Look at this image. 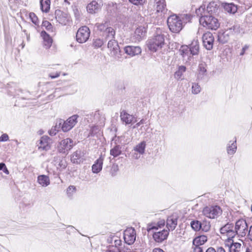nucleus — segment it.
<instances>
[{"label":"nucleus","mask_w":252,"mask_h":252,"mask_svg":"<svg viewBox=\"0 0 252 252\" xmlns=\"http://www.w3.org/2000/svg\"><path fill=\"white\" fill-rule=\"evenodd\" d=\"M191 17L188 14L180 16L172 15L167 19V25L169 30L173 32L178 33L182 29L184 25L190 21Z\"/></svg>","instance_id":"f257e3e1"},{"label":"nucleus","mask_w":252,"mask_h":252,"mask_svg":"<svg viewBox=\"0 0 252 252\" xmlns=\"http://www.w3.org/2000/svg\"><path fill=\"white\" fill-rule=\"evenodd\" d=\"M165 32H161L159 30H157L156 34L148 41L149 49L155 52L161 49L165 44Z\"/></svg>","instance_id":"f03ea898"},{"label":"nucleus","mask_w":252,"mask_h":252,"mask_svg":"<svg viewBox=\"0 0 252 252\" xmlns=\"http://www.w3.org/2000/svg\"><path fill=\"white\" fill-rule=\"evenodd\" d=\"M199 22L204 27L213 30H217L220 26V24L217 18L213 15L200 13Z\"/></svg>","instance_id":"7ed1b4c3"},{"label":"nucleus","mask_w":252,"mask_h":252,"mask_svg":"<svg viewBox=\"0 0 252 252\" xmlns=\"http://www.w3.org/2000/svg\"><path fill=\"white\" fill-rule=\"evenodd\" d=\"M222 210L218 206H207L202 211L203 214L210 219H215L221 215Z\"/></svg>","instance_id":"20e7f679"},{"label":"nucleus","mask_w":252,"mask_h":252,"mask_svg":"<svg viewBox=\"0 0 252 252\" xmlns=\"http://www.w3.org/2000/svg\"><path fill=\"white\" fill-rule=\"evenodd\" d=\"M108 48L110 50V55L116 60H119L121 58V51L117 41L114 39L108 40Z\"/></svg>","instance_id":"39448f33"},{"label":"nucleus","mask_w":252,"mask_h":252,"mask_svg":"<svg viewBox=\"0 0 252 252\" xmlns=\"http://www.w3.org/2000/svg\"><path fill=\"white\" fill-rule=\"evenodd\" d=\"M90 35V31L87 26H83L80 28L76 35V38L77 42L80 43L86 42L89 39Z\"/></svg>","instance_id":"423d86ee"},{"label":"nucleus","mask_w":252,"mask_h":252,"mask_svg":"<svg viewBox=\"0 0 252 252\" xmlns=\"http://www.w3.org/2000/svg\"><path fill=\"white\" fill-rule=\"evenodd\" d=\"M55 18L57 22L62 25H69L71 22L70 16L66 12L57 9L55 12Z\"/></svg>","instance_id":"0eeeda50"},{"label":"nucleus","mask_w":252,"mask_h":252,"mask_svg":"<svg viewBox=\"0 0 252 252\" xmlns=\"http://www.w3.org/2000/svg\"><path fill=\"white\" fill-rule=\"evenodd\" d=\"M217 5L215 2H210L206 8L205 6H201L198 9L196 10V13L197 16H199L200 13L213 15L217 11Z\"/></svg>","instance_id":"6e6552de"},{"label":"nucleus","mask_w":252,"mask_h":252,"mask_svg":"<svg viewBox=\"0 0 252 252\" xmlns=\"http://www.w3.org/2000/svg\"><path fill=\"white\" fill-rule=\"evenodd\" d=\"M78 115H73L64 121L62 125V129L64 132H67L71 129L77 123Z\"/></svg>","instance_id":"1a4fd4ad"},{"label":"nucleus","mask_w":252,"mask_h":252,"mask_svg":"<svg viewBox=\"0 0 252 252\" xmlns=\"http://www.w3.org/2000/svg\"><path fill=\"white\" fill-rule=\"evenodd\" d=\"M234 228L239 236H245L248 231V225L246 220L243 219L239 220L236 221Z\"/></svg>","instance_id":"9d476101"},{"label":"nucleus","mask_w":252,"mask_h":252,"mask_svg":"<svg viewBox=\"0 0 252 252\" xmlns=\"http://www.w3.org/2000/svg\"><path fill=\"white\" fill-rule=\"evenodd\" d=\"M124 238L125 242L128 245L134 243L136 240V232L133 228H126L124 233Z\"/></svg>","instance_id":"9b49d317"},{"label":"nucleus","mask_w":252,"mask_h":252,"mask_svg":"<svg viewBox=\"0 0 252 252\" xmlns=\"http://www.w3.org/2000/svg\"><path fill=\"white\" fill-rule=\"evenodd\" d=\"M168 235L169 232L166 229L158 230L153 233V238L156 242L161 243L167 239Z\"/></svg>","instance_id":"f8f14e48"},{"label":"nucleus","mask_w":252,"mask_h":252,"mask_svg":"<svg viewBox=\"0 0 252 252\" xmlns=\"http://www.w3.org/2000/svg\"><path fill=\"white\" fill-rule=\"evenodd\" d=\"M202 41L204 47L210 50L213 48L214 38L213 34L210 32L204 33L202 36Z\"/></svg>","instance_id":"ddd939ff"},{"label":"nucleus","mask_w":252,"mask_h":252,"mask_svg":"<svg viewBox=\"0 0 252 252\" xmlns=\"http://www.w3.org/2000/svg\"><path fill=\"white\" fill-rule=\"evenodd\" d=\"M74 143L73 141L70 138H66L62 140L60 143V146L59 147V150L60 153H65L66 151H68L70 150L73 145Z\"/></svg>","instance_id":"4468645a"},{"label":"nucleus","mask_w":252,"mask_h":252,"mask_svg":"<svg viewBox=\"0 0 252 252\" xmlns=\"http://www.w3.org/2000/svg\"><path fill=\"white\" fill-rule=\"evenodd\" d=\"M179 54L182 57L184 61L188 63L189 62L192 58V54L187 45H182L179 50Z\"/></svg>","instance_id":"2eb2a0df"},{"label":"nucleus","mask_w":252,"mask_h":252,"mask_svg":"<svg viewBox=\"0 0 252 252\" xmlns=\"http://www.w3.org/2000/svg\"><path fill=\"white\" fill-rule=\"evenodd\" d=\"M120 118L121 121L126 125L132 124L137 122L136 118L133 115L128 114L125 110L120 113Z\"/></svg>","instance_id":"dca6fc26"},{"label":"nucleus","mask_w":252,"mask_h":252,"mask_svg":"<svg viewBox=\"0 0 252 252\" xmlns=\"http://www.w3.org/2000/svg\"><path fill=\"white\" fill-rule=\"evenodd\" d=\"M206 64L205 63H200L198 65L197 79L199 80H205L207 79V73L206 69Z\"/></svg>","instance_id":"f3484780"},{"label":"nucleus","mask_w":252,"mask_h":252,"mask_svg":"<svg viewBox=\"0 0 252 252\" xmlns=\"http://www.w3.org/2000/svg\"><path fill=\"white\" fill-rule=\"evenodd\" d=\"M124 51L126 54L133 57L141 54L142 50L139 46H127L125 47Z\"/></svg>","instance_id":"a211bd4d"},{"label":"nucleus","mask_w":252,"mask_h":252,"mask_svg":"<svg viewBox=\"0 0 252 252\" xmlns=\"http://www.w3.org/2000/svg\"><path fill=\"white\" fill-rule=\"evenodd\" d=\"M146 33V28L143 26H138L135 29L133 37H134L136 41H139L145 35Z\"/></svg>","instance_id":"6ab92c4d"},{"label":"nucleus","mask_w":252,"mask_h":252,"mask_svg":"<svg viewBox=\"0 0 252 252\" xmlns=\"http://www.w3.org/2000/svg\"><path fill=\"white\" fill-rule=\"evenodd\" d=\"M51 139L47 136H42L39 143L38 144V149L43 150H48L50 149V143H51Z\"/></svg>","instance_id":"aec40b11"},{"label":"nucleus","mask_w":252,"mask_h":252,"mask_svg":"<svg viewBox=\"0 0 252 252\" xmlns=\"http://www.w3.org/2000/svg\"><path fill=\"white\" fill-rule=\"evenodd\" d=\"M155 9L157 13H164L166 11L165 0H155Z\"/></svg>","instance_id":"412c9836"},{"label":"nucleus","mask_w":252,"mask_h":252,"mask_svg":"<svg viewBox=\"0 0 252 252\" xmlns=\"http://www.w3.org/2000/svg\"><path fill=\"white\" fill-rule=\"evenodd\" d=\"M101 5L100 0H94L87 5V9L90 13H95V11L100 8Z\"/></svg>","instance_id":"4be33fe9"},{"label":"nucleus","mask_w":252,"mask_h":252,"mask_svg":"<svg viewBox=\"0 0 252 252\" xmlns=\"http://www.w3.org/2000/svg\"><path fill=\"white\" fill-rule=\"evenodd\" d=\"M104 157L102 156L96 160L92 166V171L94 173H99L102 169Z\"/></svg>","instance_id":"5701e85b"},{"label":"nucleus","mask_w":252,"mask_h":252,"mask_svg":"<svg viewBox=\"0 0 252 252\" xmlns=\"http://www.w3.org/2000/svg\"><path fill=\"white\" fill-rule=\"evenodd\" d=\"M41 36L43 40V45L46 49L49 48L52 44L53 40L50 36L45 32L42 31Z\"/></svg>","instance_id":"b1692460"},{"label":"nucleus","mask_w":252,"mask_h":252,"mask_svg":"<svg viewBox=\"0 0 252 252\" xmlns=\"http://www.w3.org/2000/svg\"><path fill=\"white\" fill-rule=\"evenodd\" d=\"M190 225L192 228L197 231L200 230L201 229L205 231H207L209 228V225H206L204 227H202V224L198 220H193L190 223Z\"/></svg>","instance_id":"393cba45"},{"label":"nucleus","mask_w":252,"mask_h":252,"mask_svg":"<svg viewBox=\"0 0 252 252\" xmlns=\"http://www.w3.org/2000/svg\"><path fill=\"white\" fill-rule=\"evenodd\" d=\"M177 225V219L173 216L169 217L166 220V227L168 228V232L175 229Z\"/></svg>","instance_id":"a878e982"},{"label":"nucleus","mask_w":252,"mask_h":252,"mask_svg":"<svg viewBox=\"0 0 252 252\" xmlns=\"http://www.w3.org/2000/svg\"><path fill=\"white\" fill-rule=\"evenodd\" d=\"M101 35L104 37L105 41H106L109 39L115 38V31L113 28L110 26L108 29L102 32Z\"/></svg>","instance_id":"bb28decb"},{"label":"nucleus","mask_w":252,"mask_h":252,"mask_svg":"<svg viewBox=\"0 0 252 252\" xmlns=\"http://www.w3.org/2000/svg\"><path fill=\"white\" fill-rule=\"evenodd\" d=\"M165 225L164 220H160L157 223L148 224L147 226V231L150 232L152 230H158L159 229L162 228Z\"/></svg>","instance_id":"cd10ccee"},{"label":"nucleus","mask_w":252,"mask_h":252,"mask_svg":"<svg viewBox=\"0 0 252 252\" xmlns=\"http://www.w3.org/2000/svg\"><path fill=\"white\" fill-rule=\"evenodd\" d=\"M189 49L192 56L196 55L198 54L199 50V42L197 40L194 39L189 45Z\"/></svg>","instance_id":"c85d7f7f"},{"label":"nucleus","mask_w":252,"mask_h":252,"mask_svg":"<svg viewBox=\"0 0 252 252\" xmlns=\"http://www.w3.org/2000/svg\"><path fill=\"white\" fill-rule=\"evenodd\" d=\"M225 245L229 247L230 252H239L241 246L240 243H234L233 241H230V243H225Z\"/></svg>","instance_id":"c756f323"},{"label":"nucleus","mask_w":252,"mask_h":252,"mask_svg":"<svg viewBox=\"0 0 252 252\" xmlns=\"http://www.w3.org/2000/svg\"><path fill=\"white\" fill-rule=\"evenodd\" d=\"M37 182L39 184L44 187L48 186L50 183L49 177L44 175L38 176Z\"/></svg>","instance_id":"7c9ffc66"},{"label":"nucleus","mask_w":252,"mask_h":252,"mask_svg":"<svg viewBox=\"0 0 252 252\" xmlns=\"http://www.w3.org/2000/svg\"><path fill=\"white\" fill-rule=\"evenodd\" d=\"M186 70V67L184 65L178 67V70L174 73V78L179 80L184 79L183 74Z\"/></svg>","instance_id":"2f4dec72"},{"label":"nucleus","mask_w":252,"mask_h":252,"mask_svg":"<svg viewBox=\"0 0 252 252\" xmlns=\"http://www.w3.org/2000/svg\"><path fill=\"white\" fill-rule=\"evenodd\" d=\"M207 241V237L205 235H200L194 238L192 242L193 245L201 246Z\"/></svg>","instance_id":"473e14b6"},{"label":"nucleus","mask_w":252,"mask_h":252,"mask_svg":"<svg viewBox=\"0 0 252 252\" xmlns=\"http://www.w3.org/2000/svg\"><path fill=\"white\" fill-rule=\"evenodd\" d=\"M82 153L80 150L74 152L71 156V160L74 163H79L81 161Z\"/></svg>","instance_id":"72a5a7b5"},{"label":"nucleus","mask_w":252,"mask_h":252,"mask_svg":"<svg viewBox=\"0 0 252 252\" xmlns=\"http://www.w3.org/2000/svg\"><path fill=\"white\" fill-rule=\"evenodd\" d=\"M50 0H40V8L42 12L47 13L50 8Z\"/></svg>","instance_id":"f704fd0d"},{"label":"nucleus","mask_w":252,"mask_h":252,"mask_svg":"<svg viewBox=\"0 0 252 252\" xmlns=\"http://www.w3.org/2000/svg\"><path fill=\"white\" fill-rule=\"evenodd\" d=\"M95 27L97 28V30L102 33L104 31L108 29V28L110 27V23L107 21H106L104 23L102 22L96 23L95 25Z\"/></svg>","instance_id":"c9c22d12"},{"label":"nucleus","mask_w":252,"mask_h":252,"mask_svg":"<svg viewBox=\"0 0 252 252\" xmlns=\"http://www.w3.org/2000/svg\"><path fill=\"white\" fill-rule=\"evenodd\" d=\"M237 146H236V140L233 141H229L227 147V152L228 154L229 155H233L236 151Z\"/></svg>","instance_id":"e433bc0d"},{"label":"nucleus","mask_w":252,"mask_h":252,"mask_svg":"<svg viewBox=\"0 0 252 252\" xmlns=\"http://www.w3.org/2000/svg\"><path fill=\"white\" fill-rule=\"evenodd\" d=\"M122 146L120 145H116L110 150V154L114 158L120 155L122 153Z\"/></svg>","instance_id":"4c0bfd02"},{"label":"nucleus","mask_w":252,"mask_h":252,"mask_svg":"<svg viewBox=\"0 0 252 252\" xmlns=\"http://www.w3.org/2000/svg\"><path fill=\"white\" fill-rule=\"evenodd\" d=\"M223 7L224 10L230 13H235L237 10V6L232 3H225Z\"/></svg>","instance_id":"58836bf2"},{"label":"nucleus","mask_w":252,"mask_h":252,"mask_svg":"<svg viewBox=\"0 0 252 252\" xmlns=\"http://www.w3.org/2000/svg\"><path fill=\"white\" fill-rule=\"evenodd\" d=\"M146 145V142L142 141L134 147V150L140 154L142 155L145 152Z\"/></svg>","instance_id":"ea45409f"},{"label":"nucleus","mask_w":252,"mask_h":252,"mask_svg":"<svg viewBox=\"0 0 252 252\" xmlns=\"http://www.w3.org/2000/svg\"><path fill=\"white\" fill-rule=\"evenodd\" d=\"M233 224L232 223L226 224L220 229V232L222 235H226L228 232L234 229Z\"/></svg>","instance_id":"a19ab883"},{"label":"nucleus","mask_w":252,"mask_h":252,"mask_svg":"<svg viewBox=\"0 0 252 252\" xmlns=\"http://www.w3.org/2000/svg\"><path fill=\"white\" fill-rule=\"evenodd\" d=\"M76 192V188L74 186L70 185L66 189V193L69 198L72 197Z\"/></svg>","instance_id":"79ce46f5"},{"label":"nucleus","mask_w":252,"mask_h":252,"mask_svg":"<svg viewBox=\"0 0 252 252\" xmlns=\"http://www.w3.org/2000/svg\"><path fill=\"white\" fill-rule=\"evenodd\" d=\"M236 234H237V233L235 228L228 232V233L225 235L227 237V241L225 243H230V241H233L232 239L233 238Z\"/></svg>","instance_id":"37998d69"},{"label":"nucleus","mask_w":252,"mask_h":252,"mask_svg":"<svg viewBox=\"0 0 252 252\" xmlns=\"http://www.w3.org/2000/svg\"><path fill=\"white\" fill-rule=\"evenodd\" d=\"M201 91L200 86L196 83H192L191 87L192 93L195 94H199Z\"/></svg>","instance_id":"c03bdc74"},{"label":"nucleus","mask_w":252,"mask_h":252,"mask_svg":"<svg viewBox=\"0 0 252 252\" xmlns=\"http://www.w3.org/2000/svg\"><path fill=\"white\" fill-rule=\"evenodd\" d=\"M104 43L103 39L96 38L94 40L93 45L95 48H98L102 46Z\"/></svg>","instance_id":"a18cd8bd"},{"label":"nucleus","mask_w":252,"mask_h":252,"mask_svg":"<svg viewBox=\"0 0 252 252\" xmlns=\"http://www.w3.org/2000/svg\"><path fill=\"white\" fill-rule=\"evenodd\" d=\"M29 17L32 22L35 25H37L39 24V21L36 15L33 12H31L29 14Z\"/></svg>","instance_id":"49530a36"},{"label":"nucleus","mask_w":252,"mask_h":252,"mask_svg":"<svg viewBox=\"0 0 252 252\" xmlns=\"http://www.w3.org/2000/svg\"><path fill=\"white\" fill-rule=\"evenodd\" d=\"M129 1L135 5H143L146 2L147 0H128Z\"/></svg>","instance_id":"de8ad7c7"},{"label":"nucleus","mask_w":252,"mask_h":252,"mask_svg":"<svg viewBox=\"0 0 252 252\" xmlns=\"http://www.w3.org/2000/svg\"><path fill=\"white\" fill-rule=\"evenodd\" d=\"M249 48V45L247 44H245V45H244L239 53V55L241 56L244 55L246 53V51H247Z\"/></svg>","instance_id":"09e8293b"},{"label":"nucleus","mask_w":252,"mask_h":252,"mask_svg":"<svg viewBox=\"0 0 252 252\" xmlns=\"http://www.w3.org/2000/svg\"><path fill=\"white\" fill-rule=\"evenodd\" d=\"M42 25L43 26L45 27L47 30L49 31L51 30L52 28L51 24L47 21H43L42 23Z\"/></svg>","instance_id":"8fccbe9b"},{"label":"nucleus","mask_w":252,"mask_h":252,"mask_svg":"<svg viewBox=\"0 0 252 252\" xmlns=\"http://www.w3.org/2000/svg\"><path fill=\"white\" fill-rule=\"evenodd\" d=\"M192 252H203V249L201 246L197 245H193L192 246Z\"/></svg>","instance_id":"3c124183"},{"label":"nucleus","mask_w":252,"mask_h":252,"mask_svg":"<svg viewBox=\"0 0 252 252\" xmlns=\"http://www.w3.org/2000/svg\"><path fill=\"white\" fill-rule=\"evenodd\" d=\"M9 140V136L6 133H4L0 137V142H6Z\"/></svg>","instance_id":"603ef678"},{"label":"nucleus","mask_w":252,"mask_h":252,"mask_svg":"<svg viewBox=\"0 0 252 252\" xmlns=\"http://www.w3.org/2000/svg\"><path fill=\"white\" fill-rule=\"evenodd\" d=\"M145 123V120L144 119L141 120L138 123H137L136 125H134L132 127L133 129H135L137 128L138 126H141L142 124Z\"/></svg>","instance_id":"864d4df0"},{"label":"nucleus","mask_w":252,"mask_h":252,"mask_svg":"<svg viewBox=\"0 0 252 252\" xmlns=\"http://www.w3.org/2000/svg\"><path fill=\"white\" fill-rule=\"evenodd\" d=\"M112 5V9H110V11H113V12H115L117 9V4L116 3H112L111 4H109V7H111Z\"/></svg>","instance_id":"5fc2aeb1"},{"label":"nucleus","mask_w":252,"mask_h":252,"mask_svg":"<svg viewBox=\"0 0 252 252\" xmlns=\"http://www.w3.org/2000/svg\"><path fill=\"white\" fill-rule=\"evenodd\" d=\"M98 128L97 127V126L93 127L90 130L89 135L90 136H94V131H95L96 130H98Z\"/></svg>","instance_id":"6e6d98bb"},{"label":"nucleus","mask_w":252,"mask_h":252,"mask_svg":"<svg viewBox=\"0 0 252 252\" xmlns=\"http://www.w3.org/2000/svg\"><path fill=\"white\" fill-rule=\"evenodd\" d=\"M61 74L60 72H56L55 75H52L51 74H49V77L52 79H55L60 76Z\"/></svg>","instance_id":"4d7b16f0"},{"label":"nucleus","mask_w":252,"mask_h":252,"mask_svg":"<svg viewBox=\"0 0 252 252\" xmlns=\"http://www.w3.org/2000/svg\"><path fill=\"white\" fill-rule=\"evenodd\" d=\"M248 238L252 241V225L250 227L248 233Z\"/></svg>","instance_id":"13d9d810"},{"label":"nucleus","mask_w":252,"mask_h":252,"mask_svg":"<svg viewBox=\"0 0 252 252\" xmlns=\"http://www.w3.org/2000/svg\"><path fill=\"white\" fill-rule=\"evenodd\" d=\"M114 244L116 247L119 246L121 244V240L120 239L115 240L114 241Z\"/></svg>","instance_id":"bf43d9fd"},{"label":"nucleus","mask_w":252,"mask_h":252,"mask_svg":"<svg viewBox=\"0 0 252 252\" xmlns=\"http://www.w3.org/2000/svg\"><path fill=\"white\" fill-rule=\"evenodd\" d=\"M206 252H216V251L215 250L214 248L210 247L207 250Z\"/></svg>","instance_id":"052dcab7"},{"label":"nucleus","mask_w":252,"mask_h":252,"mask_svg":"<svg viewBox=\"0 0 252 252\" xmlns=\"http://www.w3.org/2000/svg\"><path fill=\"white\" fill-rule=\"evenodd\" d=\"M216 252H225L224 249L222 247L218 248Z\"/></svg>","instance_id":"680f3d73"},{"label":"nucleus","mask_w":252,"mask_h":252,"mask_svg":"<svg viewBox=\"0 0 252 252\" xmlns=\"http://www.w3.org/2000/svg\"><path fill=\"white\" fill-rule=\"evenodd\" d=\"M222 35H219V40L220 42L224 43L227 41V40H223L222 39Z\"/></svg>","instance_id":"e2e57ef3"},{"label":"nucleus","mask_w":252,"mask_h":252,"mask_svg":"<svg viewBox=\"0 0 252 252\" xmlns=\"http://www.w3.org/2000/svg\"><path fill=\"white\" fill-rule=\"evenodd\" d=\"M5 164L4 163H0V170H3L5 167Z\"/></svg>","instance_id":"0e129e2a"},{"label":"nucleus","mask_w":252,"mask_h":252,"mask_svg":"<svg viewBox=\"0 0 252 252\" xmlns=\"http://www.w3.org/2000/svg\"><path fill=\"white\" fill-rule=\"evenodd\" d=\"M238 28L237 26H233L232 27V28H230V29H229V30H230V31H231V30H233V31L235 32V30H236V29H238Z\"/></svg>","instance_id":"69168bd1"},{"label":"nucleus","mask_w":252,"mask_h":252,"mask_svg":"<svg viewBox=\"0 0 252 252\" xmlns=\"http://www.w3.org/2000/svg\"><path fill=\"white\" fill-rule=\"evenodd\" d=\"M3 171L4 173H5L6 174H9V171H8V170L7 169V168H6V167L5 166V167L3 169Z\"/></svg>","instance_id":"338daca9"},{"label":"nucleus","mask_w":252,"mask_h":252,"mask_svg":"<svg viewBox=\"0 0 252 252\" xmlns=\"http://www.w3.org/2000/svg\"><path fill=\"white\" fill-rule=\"evenodd\" d=\"M107 252H121L119 249H116V251H113V250H109Z\"/></svg>","instance_id":"774afa93"}]
</instances>
